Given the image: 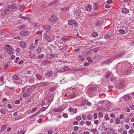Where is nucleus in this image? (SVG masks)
I'll list each match as a JSON object with an SVG mask.
<instances>
[{
  "instance_id": "nucleus-7",
  "label": "nucleus",
  "mask_w": 134,
  "mask_h": 134,
  "mask_svg": "<svg viewBox=\"0 0 134 134\" xmlns=\"http://www.w3.org/2000/svg\"><path fill=\"white\" fill-rule=\"evenodd\" d=\"M43 29L46 30V32H48L51 30V27L50 26L46 25L43 26Z\"/></svg>"
},
{
  "instance_id": "nucleus-52",
  "label": "nucleus",
  "mask_w": 134,
  "mask_h": 134,
  "mask_svg": "<svg viewBox=\"0 0 134 134\" xmlns=\"http://www.w3.org/2000/svg\"><path fill=\"white\" fill-rule=\"evenodd\" d=\"M40 41V39L38 38H36L35 40V44H37L38 42Z\"/></svg>"
},
{
  "instance_id": "nucleus-59",
  "label": "nucleus",
  "mask_w": 134,
  "mask_h": 134,
  "mask_svg": "<svg viewBox=\"0 0 134 134\" xmlns=\"http://www.w3.org/2000/svg\"><path fill=\"white\" fill-rule=\"evenodd\" d=\"M0 112L4 114L5 112V110H3V109H1L0 110Z\"/></svg>"
},
{
  "instance_id": "nucleus-3",
  "label": "nucleus",
  "mask_w": 134,
  "mask_h": 134,
  "mask_svg": "<svg viewBox=\"0 0 134 134\" xmlns=\"http://www.w3.org/2000/svg\"><path fill=\"white\" fill-rule=\"evenodd\" d=\"M58 18L55 15H52L49 18V21L51 23H54L56 22Z\"/></svg>"
},
{
  "instance_id": "nucleus-57",
  "label": "nucleus",
  "mask_w": 134,
  "mask_h": 134,
  "mask_svg": "<svg viewBox=\"0 0 134 134\" xmlns=\"http://www.w3.org/2000/svg\"><path fill=\"white\" fill-rule=\"evenodd\" d=\"M98 115L99 116L100 118L102 117L103 116V114L102 112H100L98 113Z\"/></svg>"
},
{
  "instance_id": "nucleus-8",
  "label": "nucleus",
  "mask_w": 134,
  "mask_h": 134,
  "mask_svg": "<svg viewBox=\"0 0 134 134\" xmlns=\"http://www.w3.org/2000/svg\"><path fill=\"white\" fill-rule=\"evenodd\" d=\"M63 110L64 108H63L62 107H60L57 109H53V111L55 112L59 113Z\"/></svg>"
},
{
  "instance_id": "nucleus-31",
  "label": "nucleus",
  "mask_w": 134,
  "mask_h": 134,
  "mask_svg": "<svg viewBox=\"0 0 134 134\" xmlns=\"http://www.w3.org/2000/svg\"><path fill=\"white\" fill-rule=\"evenodd\" d=\"M53 83H52L46 82L44 83V85L47 86H50L52 85Z\"/></svg>"
},
{
  "instance_id": "nucleus-43",
  "label": "nucleus",
  "mask_w": 134,
  "mask_h": 134,
  "mask_svg": "<svg viewBox=\"0 0 134 134\" xmlns=\"http://www.w3.org/2000/svg\"><path fill=\"white\" fill-rule=\"evenodd\" d=\"M12 8H16V5L14 3H12L11 5Z\"/></svg>"
},
{
  "instance_id": "nucleus-34",
  "label": "nucleus",
  "mask_w": 134,
  "mask_h": 134,
  "mask_svg": "<svg viewBox=\"0 0 134 134\" xmlns=\"http://www.w3.org/2000/svg\"><path fill=\"white\" fill-rule=\"evenodd\" d=\"M52 74V71H49L46 74V76H51Z\"/></svg>"
},
{
  "instance_id": "nucleus-28",
  "label": "nucleus",
  "mask_w": 134,
  "mask_h": 134,
  "mask_svg": "<svg viewBox=\"0 0 134 134\" xmlns=\"http://www.w3.org/2000/svg\"><path fill=\"white\" fill-rule=\"evenodd\" d=\"M98 35L97 32H93L92 34V36L93 37H96Z\"/></svg>"
},
{
  "instance_id": "nucleus-42",
  "label": "nucleus",
  "mask_w": 134,
  "mask_h": 134,
  "mask_svg": "<svg viewBox=\"0 0 134 134\" xmlns=\"http://www.w3.org/2000/svg\"><path fill=\"white\" fill-rule=\"evenodd\" d=\"M104 118L105 119L107 120H108L110 118L108 116V114H105Z\"/></svg>"
},
{
  "instance_id": "nucleus-14",
  "label": "nucleus",
  "mask_w": 134,
  "mask_h": 134,
  "mask_svg": "<svg viewBox=\"0 0 134 134\" xmlns=\"http://www.w3.org/2000/svg\"><path fill=\"white\" fill-rule=\"evenodd\" d=\"M19 45L20 47L23 48H25L26 46L25 43L23 41H22L20 42Z\"/></svg>"
},
{
  "instance_id": "nucleus-6",
  "label": "nucleus",
  "mask_w": 134,
  "mask_h": 134,
  "mask_svg": "<svg viewBox=\"0 0 134 134\" xmlns=\"http://www.w3.org/2000/svg\"><path fill=\"white\" fill-rule=\"evenodd\" d=\"M13 81L14 83H15L16 84L19 83L18 81L19 78L17 75H14L13 76Z\"/></svg>"
},
{
  "instance_id": "nucleus-2",
  "label": "nucleus",
  "mask_w": 134,
  "mask_h": 134,
  "mask_svg": "<svg viewBox=\"0 0 134 134\" xmlns=\"http://www.w3.org/2000/svg\"><path fill=\"white\" fill-rule=\"evenodd\" d=\"M104 131H106L108 134H113L115 132V130L112 128L108 127L104 129Z\"/></svg>"
},
{
  "instance_id": "nucleus-33",
  "label": "nucleus",
  "mask_w": 134,
  "mask_h": 134,
  "mask_svg": "<svg viewBox=\"0 0 134 134\" xmlns=\"http://www.w3.org/2000/svg\"><path fill=\"white\" fill-rule=\"evenodd\" d=\"M25 26H24L21 25L18 27V29L19 30H23L25 28Z\"/></svg>"
},
{
  "instance_id": "nucleus-29",
  "label": "nucleus",
  "mask_w": 134,
  "mask_h": 134,
  "mask_svg": "<svg viewBox=\"0 0 134 134\" xmlns=\"http://www.w3.org/2000/svg\"><path fill=\"white\" fill-rule=\"evenodd\" d=\"M122 11L123 13L125 14L128 13L129 11L128 9H122Z\"/></svg>"
},
{
  "instance_id": "nucleus-13",
  "label": "nucleus",
  "mask_w": 134,
  "mask_h": 134,
  "mask_svg": "<svg viewBox=\"0 0 134 134\" xmlns=\"http://www.w3.org/2000/svg\"><path fill=\"white\" fill-rule=\"evenodd\" d=\"M20 34L22 36H27L29 34V32L27 31H23L20 32Z\"/></svg>"
},
{
  "instance_id": "nucleus-19",
  "label": "nucleus",
  "mask_w": 134,
  "mask_h": 134,
  "mask_svg": "<svg viewBox=\"0 0 134 134\" xmlns=\"http://www.w3.org/2000/svg\"><path fill=\"white\" fill-rule=\"evenodd\" d=\"M81 13V11L80 9H76V10H75L74 14L77 16L79 15Z\"/></svg>"
},
{
  "instance_id": "nucleus-25",
  "label": "nucleus",
  "mask_w": 134,
  "mask_h": 134,
  "mask_svg": "<svg viewBox=\"0 0 134 134\" xmlns=\"http://www.w3.org/2000/svg\"><path fill=\"white\" fill-rule=\"evenodd\" d=\"M49 63V62L48 60H46L42 62L41 63V64L42 65H44L47 64Z\"/></svg>"
},
{
  "instance_id": "nucleus-53",
  "label": "nucleus",
  "mask_w": 134,
  "mask_h": 134,
  "mask_svg": "<svg viewBox=\"0 0 134 134\" xmlns=\"http://www.w3.org/2000/svg\"><path fill=\"white\" fill-rule=\"evenodd\" d=\"M81 117L79 116H77L76 118V119L77 121H80L81 119Z\"/></svg>"
},
{
  "instance_id": "nucleus-64",
  "label": "nucleus",
  "mask_w": 134,
  "mask_h": 134,
  "mask_svg": "<svg viewBox=\"0 0 134 134\" xmlns=\"http://www.w3.org/2000/svg\"><path fill=\"white\" fill-rule=\"evenodd\" d=\"M130 108L132 110L134 109V107L133 105H131L130 106Z\"/></svg>"
},
{
  "instance_id": "nucleus-55",
  "label": "nucleus",
  "mask_w": 134,
  "mask_h": 134,
  "mask_svg": "<svg viewBox=\"0 0 134 134\" xmlns=\"http://www.w3.org/2000/svg\"><path fill=\"white\" fill-rule=\"evenodd\" d=\"M125 127L126 129H128L130 128V126L129 125L127 124H125Z\"/></svg>"
},
{
  "instance_id": "nucleus-24",
  "label": "nucleus",
  "mask_w": 134,
  "mask_h": 134,
  "mask_svg": "<svg viewBox=\"0 0 134 134\" xmlns=\"http://www.w3.org/2000/svg\"><path fill=\"white\" fill-rule=\"evenodd\" d=\"M91 131L92 132L93 134H98V132L96 129H91Z\"/></svg>"
},
{
  "instance_id": "nucleus-41",
  "label": "nucleus",
  "mask_w": 134,
  "mask_h": 134,
  "mask_svg": "<svg viewBox=\"0 0 134 134\" xmlns=\"http://www.w3.org/2000/svg\"><path fill=\"white\" fill-rule=\"evenodd\" d=\"M85 123L86 125L88 126H90L91 125V123L90 121H86V122Z\"/></svg>"
},
{
  "instance_id": "nucleus-49",
  "label": "nucleus",
  "mask_w": 134,
  "mask_h": 134,
  "mask_svg": "<svg viewBox=\"0 0 134 134\" xmlns=\"http://www.w3.org/2000/svg\"><path fill=\"white\" fill-rule=\"evenodd\" d=\"M87 119L89 120H91L92 119V116L91 115V114H89L87 116Z\"/></svg>"
},
{
  "instance_id": "nucleus-16",
  "label": "nucleus",
  "mask_w": 134,
  "mask_h": 134,
  "mask_svg": "<svg viewBox=\"0 0 134 134\" xmlns=\"http://www.w3.org/2000/svg\"><path fill=\"white\" fill-rule=\"evenodd\" d=\"M36 86L35 85L32 86L29 88H28L27 89L28 91H29L31 93V92L35 88Z\"/></svg>"
},
{
  "instance_id": "nucleus-56",
  "label": "nucleus",
  "mask_w": 134,
  "mask_h": 134,
  "mask_svg": "<svg viewBox=\"0 0 134 134\" xmlns=\"http://www.w3.org/2000/svg\"><path fill=\"white\" fill-rule=\"evenodd\" d=\"M119 86L121 88H122L124 86V83L122 82L120 83L119 84Z\"/></svg>"
},
{
  "instance_id": "nucleus-46",
  "label": "nucleus",
  "mask_w": 134,
  "mask_h": 134,
  "mask_svg": "<svg viewBox=\"0 0 134 134\" xmlns=\"http://www.w3.org/2000/svg\"><path fill=\"white\" fill-rule=\"evenodd\" d=\"M75 90L74 89V88H70L69 89H68L67 90V91H68V92H69V91H72V92H73L74 93V90Z\"/></svg>"
},
{
  "instance_id": "nucleus-47",
  "label": "nucleus",
  "mask_w": 134,
  "mask_h": 134,
  "mask_svg": "<svg viewBox=\"0 0 134 134\" xmlns=\"http://www.w3.org/2000/svg\"><path fill=\"white\" fill-rule=\"evenodd\" d=\"M130 118H126L124 121V122H125L128 123L130 121Z\"/></svg>"
},
{
  "instance_id": "nucleus-58",
  "label": "nucleus",
  "mask_w": 134,
  "mask_h": 134,
  "mask_svg": "<svg viewBox=\"0 0 134 134\" xmlns=\"http://www.w3.org/2000/svg\"><path fill=\"white\" fill-rule=\"evenodd\" d=\"M79 129V127L77 126H75L74 128V131H77Z\"/></svg>"
},
{
  "instance_id": "nucleus-22",
  "label": "nucleus",
  "mask_w": 134,
  "mask_h": 134,
  "mask_svg": "<svg viewBox=\"0 0 134 134\" xmlns=\"http://www.w3.org/2000/svg\"><path fill=\"white\" fill-rule=\"evenodd\" d=\"M45 38L46 40L49 42H51L52 41V39L49 36H46Z\"/></svg>"
},
{
  "instance_id": "nucleus-11",
  "label": "nucleus",
  "mask_w": 134,
  "mask_h": 134,
  "mask_svg": "<svg viewBox=\"0 0 134 134\" xmlns=\"http://www.w3.org/2000/svg\"><path fill=\"white\" fill-rule=\"evenodd\" d=\"M68 111L71 113L75 114L77 112V109L76 108H70L68 109Z\"/></svg>"
},
{
  "instance_id": "nucleus-54",
  "label": "nucleus",
  "mask_w": 134,
  "mask_h": 134,
  "mask_svg": "<svg viewBox=\"0 0 134 134\" xmlns=\"http://www.w3.org/2000/svg\"><path fill=\"white\" fill-rule=\"evenodd\" d=\"M134 130L133 129H131L129 131V132L130 134H132L134 132Z\"/></svg>"
},
{
  "instance_id": "nucleus-35",
  "label": "nucleus",
  "mask_w": 134,
  "mask_h": 134,
  "mask_svg": "<svg viewBox=\"0 0 134 134\" xmlns=\"http://www.w3.org/2000/svg\"><path fill=\"white\" fill-rule=\"evenodd\" d=\"M56 88L55 87H53L50 88L49 90L51 92H52L54 91L55 90Z\"/></svg>"
},
{
  "instance_id": "nucleus-20",
  "label": "nucleus",
  "mask_w": 134,
  "mask_h": 134,
  "mask_svg": "<svg viewBox=\"0 0 134 134\" xmlns=\"http://www.w3.org/2000/svg\"><path fill=\"white\" fill-rule=\"evenodd\" d=\"M68 67L65 66L64 67L63 69H61V70H58V71L59 72H63L65 71L68 70Z\"/></svg>"
},
{
  "instance_id": "nucleus-37",
  "label": "nucleus",
  "mask_w": 134,
  "mask_h": 134,
  "mask_svg": "<svg viewBox=\"0 0 134 134\" xmlns=\"http://www.w3.org/2000/svg\"><path fill=\"white\" fill-rule=\"evenodd\" d=\"M42 48L40 47H38L37 49V54H38L41 51Z\"/></svg>"
},
{
  "instance_id": "nucleus-26",
  "label": "nucleus",
  "mask_w": 134,
  "mask_h": 134,
  "mask_svg": "<svg viewBox=\"0 0 134 134\" xmlns=\"http://www.w3.org/2000/svg\"><path fill=\"white\" fill-rule=\"evenodd\" d=\"M4 50L6 52L8 53V44L6 45L4 47Z\"/></svg>"
},
{
  "instance_id": "nucleus-60",
  "label": "nucleus",
  "mask_w": 134,
  "mask_h": 134,
  "mask_svg": "<svg viewBox=\"0 0 134 134\" xmlns=\"http://www.w3.org/2000/svg\"><path fill=\"white\" fill-rule=\"evenodd\" d=\"M61 40H62L63 41L65 42L68 39L64 37H62L61 38Z\"/></svg>"
},
{
  "instance_id": "nucleus-38",
  "label": "nucleus",
  "mask_w": 134,
  "mask_h": 134,
  "mask_svg": "<svg viewBox=\"0 0 134 134\" xmlns=\"http://www.w3.org/2000/svg\"><path fill=\"white\" fill-rule=\"evenodd\" d=\"M36 76L38 79H42V76L41 75L37 74L36 75Z\"/></svg>"
},
{
  "instance_id": "nucleus-50",
  "label": "nucleus",
  "mask_w": 134,
  "mask_h": 134,
  "mask_svg": "<svg viewBox=\"0 0 134 134\" xmlns=\"http://www.w3.org/2000/svg\"><path fill=\"white\" fill-rule=\"evenodd\" d=\"M48 103H47V102L46 101V100L45 101H44L42 102V106H43L47 104Z\"/></svg>"
},
{
  "instance_id": "nucleus-45",
  "label": "nucleus",
  "mask_w": 134,
  "mask_h": 134,
  "mask_svg": "<svg viewBox=\"0 0 134 134\" xmlns=\"http://www.w3.org/2000/svg\"><path fill=\"white\" fill-rule=\"evenodd\" d=\"M86 103V100H82V102L81 103V105H83L85 104Z\"/></svg>"
},
{
  "instance_id": "nucleus-23",
  "label": "nucleus",
  "mask_w": 134,
  "mask_h": 134,
  "mask_svg": "<svg viewBox=\"0 0 134 134\" xmlns=\"http://www.w3.org/2000/svg\"><path fill=\"white\" fill-rule=\"evenodd\" d=\"M102 58V57L100 55L96 56L94 58V59L96 60H100Z\"/></svg>"
},
{
  "instance_id": "nucleus-9",
  "label": "nucleus",
  "mask_w": 134,
  "mask_h": 134,
  "mask_svg": "<svg viewBox=\"0 0 134 134\" xmlns=\"http://www.w3.org/2000/svg\"><path fill=\"white\" fill-rule=\"evenodd\" d=\"M53 97L52 96H48L46 99V101L47 102V103H48L50 102H51L53 99Z\"/></svg>"
},
{
  "instance_id": "nucleus-48",
  "label": "nucleus",
  "mask_w": 134,
  "mask_h": 134,
  "mask_svg": "<svg viewBox=\"0 0 134 134\" xmlns=\"http://www.w3.org/2000/svg\"><path fill=\"white\" fill-rule=\"evenodd\" d=\"M119 32L121 34H124L125 32V31L123 29H120L119 30Z\"/></svg>"
},
{
  "instance_id": "nucleus-27",
  "label": "nucleus",
  "mask_w": 134,
  "mask_h": 134,
  "mask_svg": "<svg viewBox=\"0 0 134 134\" xmlns=\"http://www.w3.org/2000/svg\"><path fill=\"white\" fill-rule=\"evenodd\" d=\"M7 126L6 125H4L2 126L1 130L0 131L1 132H3L6 128Z\"/></svg>"
},
{
  "instance_id": "nucleus-4",
  "label": "nucleus",
  "mask_w": 134,
  "mask_h": 134,
  "mask_svg": "<svg viewBox=\"0 0 134 134\" xmlns=\"http://www.w3.org/2000/svg\"><path fill=\"white\" fill-rule=\"evenodd\" d=\"M68 24L69 25H72L75 27L77 26L78 25L77 22L72 20H70L69 21Z\"/></svg>"
},
{
  "instance_id": "nucleus-39",
  "label": "nucleus",
  "mask_w": 134,
  "mask_h": 134,
  "mask_svg": "<svg viewBox=\"0 0 134 134\" xmlns=\"http://www.w3.org/2000/svg\"><path fill=\"white\" fill-rule=\"evenodd\" d=\"M79 58L81 61H82L84 60V58L81 55H79Z\"/></svg>"
},
{
  "instance_id": "nucleus-62",
  "label": "nucleus",
  "mask_w": 134,
  "mask_h": 134,
  "mask_svg": "<svg viewBox=\"0 0 134 134\" xmlns=\"http://www.w3.org/2000/svg\"><path fill=\"white\" fill-rule=\"evenodd\" d=\"M86 8H92L91 5L90 4H88Z\"/></svg>"
},
{
  "instance_id": "nucleus-17",
  "label": "nucleus",
  "mask_w": 134,
  "mask_h": 134,
  "mask_svg": "<svg viewBox=\"0 0 134 134\" xmlns=\"http://www.w3.org/2000/svg\"><path fill=\"white\" fill-rule=\"evenodd\" d=\"M14 52V48L9 45V54H13Z\"/></svg>"
},
{
  "instance_id": "nucleus-1",
  "label": "nucleus",
  "mask_w": 134,
  "mask_h": 134,
  "mask_svg": "<svg viewBox=\"0 0 134 134\" xmlns=\"http://www.w3.org/2000/svg\"><path fill=\"white\" fill-rule=\"evenodd\" d=\"M126 53V51H124L121 53H119V54L116 55L113 58H111L105 61L102 62H101V64L102 65L109 64L113 60V59H116L125 54Z\"/></svg>"
},
{
  "instance_id": "nucleus-10",
  "label": "nucleus",
  "mask_w": 134,
  "mask_h": 134,
  "mask_svg": "<svg viewBox=\"0 0 134 134\" xmlns=\"http://www.w3.org/2000/svg\"><path fill=\"white\" fill-rule=\"evenodd\" d=\"M65 96L69 98H74L76 96L75 94H71L69 93H67L65 94Z\"/></svg>"
},
{
  "instance_id": "nucleus-51",
  "label": "nucleus",
  "mask_w": 134,
  "mask_h": 134,
  "mask_svg": "<svg viewBox=\"0 0 134 134\" xmlns=\"http://www.w3.org/2000/svg\"><path fill=\"white\" fill-rule=\"evenodd\" d=\"M87 60L89 63H90L92 62L91 59L90 57H88L87 58Z\"/></svg>"
},
{
  "instance_id": "nucleus-40",
  "label": "nucleus",
  "mask_w": 134,
  "mask_h": 134,
  "mask_svg": "<svg viewBox=\"0 0 134 134\" xmlns=\"http://www.w3.org/2000/svg\"><path fill=\"white\" fill-rule=\"evenodd\" d=\"M44 57V55L43 54H41V55H39L38 56V58L39 59L42 58Z\"/></svg>"
},
{
  "instance_id": "nucleus-30",
  "label": "nucleus",
  "mask_w": 134,
  "mask_h": 134,
  "mask_svg": "<svg viewBox=\"0 0 134 134\" xmlns=\"http://www.w3.org/2000/svg\"><path fill=\"white\" fill-rule=\"evenodd\" d=\"M53 54H48L46 55V58L49 59H52L53 58Z\"/></svg>"
},
{
  "instance_id": "nucleus-61",
  "label": "nucleus",
  "mask_w": 134,
  "mask_h": 134,
  "mask_svg": "<svg viewBox=\"0 0 134 134\" xmlns=\"http://www.w3.org/2000/svg\"><path fill=\"white\" fill-rule=\"evenodd\" d=\"M11 57V59H12V60H14L15 59V55H12L11 57Z\"/></svg>"
},
{
  "instance_id": "nucleus-44",
  "label": "nucleus",
  "mask_w": 134,
  "mask_h": 134,
  "mask_svg": "<svg viewBox=\"0 0 134 134\" xmlns=\"http://www.w3.org/2000/svg\"><path fill=\"white\" fill-rule=\"evenodd\" d=\"M16 52V54L20 53V49L19 48H17L15 49Z\"/></svg>"
},
{
  "instance_id": "nucleus-5",
  "label": "nucleus",
  "mask_w": 134,
  "mask_h": 134,
  "mask_svg": "<svg viewBox=\"0 0 134 134\" xmlns=\"http://www.w3.org/2000/svg\"><path fill=\"white\" fill-rule=\"evenodd\" d=\"M130 70V68H129L127 69H125L123 73V71H122L121 70L119 71L118 72L119 74H121L123 73L124 75H126L129 73Z\"/></svg>"
},
{
  "instance_id": "nucleus-63",
  "label": "nucleus",
  "mask_w": 134,
  "mask_h": 134,
  "mask_svg": "<svg viewBox=\"0 0 134 134\" xmlns=\"http://www.w3.org/2000/svg\"><path fill=\"white\" fill-rule=\"evenodd\" d=\"M106 38L107 39H109L110 38V36L108 34H107L106 36Z\"/></svg>"
},
{
  "instance_id": "nucleus-21",
  "label": "nucleus",
  "mask_w": 134,
  "mask_h": 134,
  "mask_svg": "<svg viewBox=\"0 0 134 134\" xmlns=\"http://www.w3.org/2000/svg\"><path fill=\"white\" fill-rule=\"evenodd\" d=\"M124 98L126 100H129L131 99V97L127 95L124 96Z\"/></svg>"
},
{
  "instance_id": "nucleus-36",
  "label": "nucleus",
  "mask_w": 134,
  "mask_h": 134,
  "mask_svg": "<svg viewBox=\"0 0 134 134\" xmlns=\"http://www.w3.org/2000/svg\"><path fill=\"white\" fill-rule=\"evenodd\" d=\"M29 57L33 58H35V55L32 53L30 54H29Z\"/></svg>"
},
{
  "instance_id": "nucleus-12",
  "label": "nucleus",
  "mask_w": 134,
  "mask_h": 134,
  "mask_svg": "<svg viewBox=\"0 0 134 134\" xmlns=\"http://www.w3.org/2000/svg\"><path fill=\"white\" fill-rule=\"evenodd\" d=\"M96 90V88H90L88 90L87 92L90 94H91L93 93Z\"/></svg>"
},
{
  "instance_id": "nucleus-32",
  "label": "nucleus",
  "mask_w": 134,
  "mask_h": 134,
  "mask_svg": "<svg viewBox=\"0 0 134 134\" xmlns=\"http://www.w3.org/2000/svg\"><path fill=\"white\" fill-rule=\"evenodd\" d=\"M116 123V124H119L120 122V121L119 118H116L115 119Z\"/></svg>"
},
{
  "instance_id": "nucleus-15",
  "label": "nucleus",
  "mask_w": 134,
  "mask_h": 134,
  "mask_svg": "<svg viewBox=\"0 0 134 134\" xmlns=\"http://www.w3.org/2000/svg\"><path fill=\"white\" fill-rule=\"evenodd\" d=\"M27 91L25 93H24L23 94V97H29L31 94L30 92L28 91L27 90Z\"/></svg>"
},
{
  "instance_id": "nucleus-18",
  "label": "nucleus",
  "mask_w": 134,
  "mask_h": 134,
  "mask_svg": "<svg viewBox=\"0 0 134 134\" xmlns=\"http://www.w3.org/2000/svg\"><path fill=\"white\" fill-rule=\"evenodd\" d=\"M8 11V9H5L2 12V14L3 16L5 15H7Z\"/></svg>"
}]
</instances>
